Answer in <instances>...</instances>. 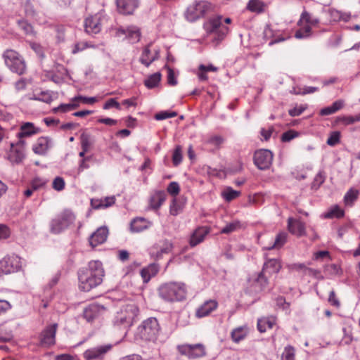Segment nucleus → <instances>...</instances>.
I'll use <instances>...</instances> for the list:
<instances>
[{"mask_svg":"<svg viewBox=\"0 0 360 360\" xmlns=\"http://www.w3.org/2000/svg\"><path fill=\"white\" fill-rule=\"evenodd\" d=\"M111 349V345H103L86 350L84 357L86 360H94L102 357Z\"/></svg>","mask_w":360,"mask_h":360,"instance_id":"nucleus-19","label":"nucleus"},{"mask_svg":"<svg viewBox=\"0 0 360 360\" xmlns=\"http://www.w3.org/2000/svg\"><path fill=\"white\" fill-rule=\"evenodd\" d=\"M51 139L49 137H39L33 146V151L38 155H44L50 147Z\"/></svg>","mask_w":360,"mask_h":360,"instance_id":"nucleus-26","label":"nucleus"},{"mask_svg":"<svg viewBox=\"0 0 360 360\" xmlns=\"http://www.w3.org/2000/svg\"><path fill=\"white\" fill-rule=\"evenodd\" d=\"M319 22L320 20L318 18L314 17L311 13L304 10L303 12L301 13L297 24L300 26H302L303 24H305V25H309V27L311 28V27L317 26L319 24Z\"/></svg>","mask_w":360,"mask_h":360,"instance_id":"nucleus-30","label":"nucleus"},{"mask_svg":"<svg viewBox=\"0 0 360 360\" xmlns=\"http://www.w3.org/2000/svg\"><path fill=\"white\" fill-rule=\"evenodd\" d=\"M82 148L84 150H89L93 143L91 136L89 134L83 132L80 136Z\"/></svg>","mask_w":360,"mask_h":360,"instance_id":"nucleus-43","label":"nucleus"},{"mask_svg":"<svg viewBox=\"0 0 360 360\" xmlns=\"http://www.w3.org/2000/svg\"><path fill=\"white\" fill-rule=\"evenodd\" d=\"M39 131V129L35 127L33 123L25 122L20 126V132L18 133V137L20 140H22V138L30 136Z\"/></svg>","mask_w":360,"mask_h":360,"instance_id":"nucleus-27","label":"nucleus"},{"mask_svg":"<svg viewBox=\"0 0 360 360\" xmlns=\"http://www.w3.org/2000/svg\"><path fill=\"white\" fill-rule=\"evenodd\" d=\"M240 194V191H237L231 188V187L226 188L222 192V196L226 201H231L232 200L238 197Z\"/></svg>","mask_w":360,"mask_h":360,"instance_id":"nucleus-44","label":"nucleus"},{"mask_svg":"<svg viewBox=\"0 0 360 360\" xmlns=\"http://www.w3.org/2000/svg\"><path fill=\"white\" fill-rule=\"evenodd\" d=\"M240 227V223L239 221H234L226 224L221 230V233L229 234L231 233Z\"/></svg>","mask_w":360,"mask_h":360,"instance_id":"nucleus-45","label":"nucleus"},{"mask_svg":"<svg viewBox=\"0 0 360 360\" xmlns=\"http://www.w3.org/2000/svg\"><path fill=\"white\" fill-rule=\"evenodd\" d=\"M281 360H295V348L290 345L285 347Z\"/></svg>","mask_w":360,"mask_h":360,"instance_id":"nucleus-46","label":"nucleus"},{"mask_svg":"<svg viewBox=\"0 0 360 360\" xmlns=\"http://www.w3.org/2000/svg\"><path fill=\"white\" fill-rule=\"evenodd\" d=\"M281 269V264L277 259H268L264 262L262 271L263 274H267L269 276L273 274H277Z\"/></svg>","mask_w":360,"mask_h":360,"instance_id":"nucleus-25","label":"nucleus"},{"mask_svg":"<svg viewBox=\"0 0 360 360\" xmlns=\"http://www.w3.org/2000/svg\"><path fill=\"white\" fill-rule=\"evenodd\" d=\"M10 236V229L6 225L0 224V240L7 239Z\"/></svg>","mask_w":360,"mask_h":360,"instance_id":"nucleus-56","label":"nucleus"},{"mask_svg":"<svg viewBox=\"0 0 360 360\" xmlns=\"http://www.w3.org/2000/svg\"><path fill=\"white\" fill-rule=\"evenodd\" d=\"M287 240V233L284 232L279 233L273 243L272 245L266 248L267 250H272L274 248H281L283 246V245L286 243Z\"/></svg>","mask_w":360,"mask_h":360,"instance_id":"nucleus-38","label":"nucleus"},{"mask_svg":"<svg viewBox=\"0 0 360 360\" xmlns=\"http://www.w3.org/2000/svg\"><path fill=\"white\" fill-rule=\"evenodd\" d=\"M65 187V181L63 178L61 177H56L54 179L53 181V188L58 191H60L64 189Z\"/></svg>","mask_w":360,"mask_h":360,"instance_id":"nucleus-57","label":"nucleus"},{"mask_svg":"<svg viewBox=\"0 0 360 360\" xmlns=\"http://www.w3.org/2000/svg\"><path fill=\"white\" fill-rule=\"evenodd\" d=\"M30 47L37 54V56L40 58L44 57V53L43 51L42 46L37 43L35 42H30Z\"/></svg>","mask_w":360,"mask_h":360,"instance_id":"nucleus-59","label":"nucleus"},{"mask_svg":"<svg viewBox=\"0 0 360 360\" xmlns=\"http://www.w3.org/2000/svg\"><path fill=\"white\" fill-rule=\"evenodd\" d=\"M75 221L74 213L70 210H65L50 221V232L53 234L60 233L72 225Z\"/></svg>","mask_w":360,"mask_h":360,"instance_id":"nucleus-6","label":"nucleus"},{"mask_svg":"<svg viewBox=\"0 0 360 360\" xmlns=\"http://www.w3.org/2000/svg\"><path fill=\"white\" fill-rule=\"evenodd\" d=\"M172 248L173 244L169 240L165 239L155 244L150 249V255L156 259H159L163 254L170 252Z\"/></svg>","mask_w":360,"mask_h":360,"instance_id":"nucleus-14","label":"nucleus"},{"mask_svg":"<svg viewBox=\"0 0 360 360\" xmlns=\"http://www.w3.org/2000/svg\"><path fill=\"white\" fill-rule=\"evenodd\" d=\"M74 101H82L84 103L86 104H94L97 101V98L96 97H86L82 96H78L73 98Z\"/></svg>","mask_w":360,"mask_h":360,"instance_id":"nucleus-55","label":"nucleus"},{"mask_svg":"<svg viewBox=\"0 0 360 360\" xmlns=\"http://www.w3.org/2000/svg\"><path fill=\"white\" fill-rule=\"evenodd\" d=\"M115 202V198L114 196L105 197L104 198L101 199L97 198L91 200V205L95 210L109 207L114 205Z\"/></svg>","mask_w":360,"mask_h":360,"instance_id":"nucleus-28","label":"nucleus"},{"mask_svg":"<svg viewBox=\"0 0 360 360\" xmlns=\"http://www.w3.org/2000/svg\"><path fill=\"white\" fill-rule=\"evenodd\" d=\"M181 354L187 356L190 359H197L205 355V347L201 343L185 344L178 347Z\"/></svg>","mask_w":360,"mask_h":360,"instance_id":"nucleus-10","label":"nucleus"},{"mask_svg":"<svg viewBox=\"0 0 360 360\" xmlns=\"http://www.w3.org/2000/svg\"><path fill=\"white\" fill-rule=\"evenodd\" d=\"M264 3L261 0H250L248 4V8L255 13H261L264 11Z\"/></svg>","mask_w":360,"mask_h":360,"instance_id":"nucleus-40","label":"nucleus"},{"mask_svg":"<svg viewBox=\"0 0 360 360\" xmlns=\"http://www.w3.org/2000/svg\"><path fill=\"white\" fill-rule=\"evenodd\" d=\"M325 12L328 15L330 22L340 21V11L335 8H329Z\"/></svg>","mask_w":360,"mask_h":360,"instance_id":"nucleus-47","label":"nucleus"},{"mask_svg":"<svg viewBox=\"0 0 360 360\" xmlns=\"http://www.w3.org/2000/svg\"><path fill=\"white\" fill-rule=\"evenodd\" d=\"M111 108H115L117 110H120V104L116 101L115 98H110L103 105L104 110H108Z\"/></svg>","mask_w":360,"mask_h":360,"instance_id":"nucleus-58","label":"nucleus"},{"mask_svg":"<svg viewBox=\"0 0 360 360\" xmlns=\"http://www.w3.org/2000/svg\"><path fill=\"white\" fill-rule=\"evenodd\" d=\"M90 47H94V46L87 41L78 42L75 45V46L72 49V53L75 54L79 51H82L85 50L86 49L90 48Z\"/></svg>","mask_w":360,"mask_h":360,"instance_id":"nucleus-49","label":"nucleus"},{"mask_svg":"<svg viewBox=\"0 0 360 360\" xmlns=\"http://www.w3.org/2000/svg\"><path fill=\"white\" fill-rule=\"evenodd\" d=\"M276 324V317H264L258 319L257 328L260 333H264L267 329H271Z\"/></svg>","mask_w":360,"mask_h":360,"instance_id":"nucleus-32","label":"nucleus"},{"mask_svg":"<svg viewBox=\"0 0 360 360\" xmlns=\"http://www.w3.org/2000/svg\"><path fill=\"white\" fill-rule=\"evenodd\" d=\"M328 302L331 305H333L337 308L340 307V302L338 298L337 297L334 290H331L330 292L329 297H328Z\"/></svg>","mask_w":360,"mask_h":360,"instance_id":"nucleus-61","label":"nucleus"},{"mask_svg":"<svg viewBox=\"0 0 360 360\" xmlns=\"http://www.w3.org/2000/svg\"><path fill=\"white\" fill-rule=\"evenodd\" d=\"M160 327L157 319L150 317L137 328V335L145 341H155L160 334Z\"/></svg>","mask_w":360,"mask_h":360,"instance_id":"nucleus-5","label":"nucleus"},{"mask_svg":"<svg viewBox=\"0 0 360 360\" xmlns=\"http://www.w3.org/2000/svg\"><path fill=\"white\" fill-rule=\"evenodd\" d=\"M108 230L105 226L98 228L89 238V243L92 247H96L103 243L108 237Z\"/></svg>","mask_w":360,"mask_h":360,"instance_id":"nucleus-20","label":"nucleus"},{"mask_svg":"<svg viewBox=\"0 0 360 360\" xmlns=\"http://www.w3.org/2000/svg\"><path fill=\"white\" fill-rule=\"evenodd\" d=\"M266 275L268 274H263V271H262L257 279V283L260 284L262 288H264L268 284V278Z\"/></svg>","mask_w":360,"mask_h":360,"instance_id":"nucleus-63","label":"nucleus"},{"mask_svg":"<svg viewBox=\"0 0 360 360\" xmlns=\"http://www.w3.org/2000/svg\"><path fill=\"white\" fill-rule=\"evenodd\" d=\"M57 324L54 323L47 326L41 333L40 337L41 344L49 347L55 344Z\"/></svg>","mask_w":360,"mask_h":360,"instance_id":"nucleus-16","label":"nucleus"},{"mask_svg":"<svg viewBox=\"0 0 360 360\" xmlns=\"http://www.w3.org/2000/svg\"><path fill=\"white\" fill-rule=\"evenodd\" d=\"M150 46V44H148L143 49L139 59L140 62L146 67H149V65L159 57V51H155L154 53H152Z\"/></svg>","mask_w":360,"mask_h":360,"instance_id":"nucleus-23","label":"nucleus"},{"mask_svg":"<svg viewBox=\"0 0 360 360\" xmlns=\"http://www.w3.org/2000/svg\"><path fill=\"white\" fill-rule=\"evenodd\" d=\"M167 192L173 196H176L180 191V187L177 182L172 181L167 186Z\"/></svg>","mask_w":360,"mask_h":360,"instance_id":"nucleus-52","label":"nucleus"},{"mask_svg":"<svg viewBox=\"0 0 360 360\" xmlns=\"http://www.w3.org/2000/svg\"><path fill=\"white\" fill-rule=\"evenodd\" d=\"M340 133L338 131H333L330 134V136L327 140V144L330 146H334L340 142Z\"/></svg>","mask_w":360,"mask_h":360,"instance_id":"nucleus-48","label":"nucleus"},{"mask_svg":"<svg viewBox=\"0 0 360 360\" xmlns=\"http://www.w3.org/2000/svg\"><path fill=\"white\" fill-rule=\"evenodd\" d=\"M116 35L117 37L124 35L125 37L132 44L138 42L141 38L140 31L136 27H129L127 28L120 27L117 29Z\"/></svg>","mask_w":360,"mask_h":360,"instance_id":"nucleus-15","label":"nucleus"},{"mask_svg":"<svg viewBox=\"0 0 360 360\" xmlns=\"http://www.w3.org/2000/svg\"><path fill=\"white\" fill-rule=\"evenodd\" d=\"M139 314V308L135 304L123 306L112 319L113 326L118 330H127L134 323Z\"/></svg>","mask_w":360,"mask_h":360,"instance_id":"nucleus-2","label":"nucleus"},{"mask_svg":"<svg viewBox=\"0 0 360 360\" xmlns=\"http://www.w3.org/2000/svg\"><path fill=\"white\" fill-rule=\"evenodd\" d=\"M25 141L19 140L16 143H11V148L8 153L7 158L12 164H20L25 158Z\"/></svg>","mask_w":360,"mask_h":360,"instance_id":"nucleus-12","label":"nucleus"},{"mask_svg":"<svg viewBox=\"0 0 360 360\" xmlns=\"http://www.w3.org/2000/svg\"><path fill=\"white\" fill-rule=\"evenodd\" d=\"M218 306L217 301L210 300L205 302L196 311V316L202 318L209 315L212 311L215 310Z\"/></svg>","mask_w":360,"mask_h":360,"instance_id":"nucleus-24","label":"nucleus"},{"mask_svg":"<svg viewBox=\"0 0 360 360\" xmlns=\"http://www.w3.org/2000/svg\"><path fill=\"white\" fill-rule=\"evenodd\" d=\"M298 136V133L294 130H288L284 132L281 136L283 142H288Z\"/></svg>","mask_w":360,"mask_h":360,"instance_id":"nucleus-53","label":"nucleus"},{"mask_svg":"<svg viewBox=\"0 0 360 360\" xmlns=\"http://www.w3.org/2000/svg\"><path fill=\"white\" fill-rule=\"evenodd\" d=\"M77 274L79 288L89 292L101 284L105 271L101 262L91 261L86 267L80 269Z\"/></svg>","mask_w":360,"mask_h":360,"instance_id":"nucleus-1","label":"nucleus"},{"mask_svg":"<svg viewBox=\"0 0 360 360\" xmlns=\"http://www.w3.org/2000/svg\"><path fill=\"white\" fill-rule=\"evenodd\" d=\"M289 231L297 236H304L306 233L305 224L300 219L289 218L288 220Z\"/></svg>","mask_w":360,"mask_h":360,"instance_id":"nucleus-21","label":"nucleus"},{"mask_svg":"<svg viewBox=\"0 0 360 360\" xmlns=\"http://www.w3.org/2000/svg\"><path fill=\"white\" fill-rule=\"evenodd\" d=\"M182 160V154H181V148L178 146L176 147L173 155H172V161L173 164L175 166H177Z\"/></svg>","mask_w":360,"mask_h":360,"instance_id":"nucleus-51","label":"nucleus"},{"mask_svg":"<svg viewBox=\"0 0 360 360\" xmlns=\"http://www.w3.org/2000/svg\"><path fill=\"white\" fill-rule=\"evenodd\" d=\"M247 334L248 330L246 327H238L233 330L231 338L233 342H239L246 337Z\"/></svg>","mask_w":360,"mask_h":360,"instance_id":"nucleus-37","label":"nucleus"},{"mask_svg":"<svg viewBox=\"0 0 360 360\" xmlns=\"http://www.w3.org/2000/svg\"><path fill=\"white\" fill-rule=\"evenodd\" d=\"M210 8L211 4L207 1H200L195 2L187 8L185 17L190 22L195 21L204 16Z\"/></svg>","mask_w":360,"mask_h":360,"instance_id":"nucleus-8","label":"nucleus"},{"mask_svg":"<svg viewBox=\"0 0 360 360\" xmlns=\"http://www.w3.org/2000/svg\"><path fill=\"white\" fill-rule=\"evenodd\" d=\"M84 29L89 34H98L101 30V17L95 14L87 17L84 20Z\"/></svg>","mask_w":360,"mask_h":360,"instance_id":"nucleus-13","label":"nucleus"},{"mask_svg":"<svg viewBox=\"0 0 360 360\" xmlns=\"http://www.w3.org/2000/svg\"><path fill=\"white\" fill-rule=\"evenodd\" d=\"M183 204L176 198H173L169 207L170 214L173 216H176L183 211Z\"/></svg>","mask_w":360,"mask_h":360,"instance_id":"nucleus-39","label":"nucleus"},{"mask_svg":"<svg viewBox=\"0 0 360 360\" xmlns=\"http://www.w3.org/2000/svg\"><path fill=\"white\" fill-rule=\"evenodd\" d=\"M161 80V74L160 72H155L150 75L144 81V84L148 89H153L156 87Z\"/></svg>","mask_w":360,"mask_h":360,"instance_id":"nucleus-36","label":"nucleus"},{"mask_svg":"<svg viewBox=\"0 0 360 360\" xmlns=\"http://www.w3.org/2000/svg\"><path fill=\"white\" fill-rule=\"evenodd\" d=\"M231 22L230 18H223L222 16L218 15L211 18L205 24V28L209 33L215 34L214 40L221 41L224 39L229 32V28L226 24H229Z\"/></svg>","mask_w":360,"mask_h":360,"instance_id":"nucleus-4","label":"nucleus"},{"mask_svg":"<svg viewBox=\"0 0 360 360\" xmlns=\"http://www.w3.org/2000/svg\"><path fill=\"white\" fill-rule=\"evenodd\" d=\"M324 180L325 179L322 173L319 172L314 179V181L312 183V187L319 188L324 182Z\"/></svg>","mask_w":360,"mask_h":360,"instance_id":"nucleus-64","label":"nucleus"},{"mask_svg":"<svg viewBox=\"0 0 360 360\" xmlns=\"http://www.w3.org/2000/svg\"><path fill=\"white\" fill-rule=\"evenodd\" d=\"M18 25L24 31L27 35L34 34L32 26L26 21H19Z\"/></svg>","mask_w":360,"mask_h":360,"instance_id":"nucleus-54","label":"nucleus"},{"mask_svg":"<svg viewBox=\"0 0 360 360\" xmlns=\"http://www.w3.org/2000/svg\"><path fill=\"white\" fill-rule=\"evenodd\" d=\"M34 99L46 103H50L53 100L52 93L49 91H41L39 94H35Z\"/></svg>","mask_w":360,"mask_h":360,"instance_id":"nucleus-42","label":"nucleus"},{"mask_svg":"<svg viewBox=\"0 0 360 360\" xmlns=\"http://www.w3.org/2000/svg\"><path fill=\"white\" fill-rule=\"evenodd\" d=\"M344 106V101L342 100H338L335 101L330 106L322 108L319 114L322 116L332 115L337 111L342 109Z\"/></svg>","mask_w":360,"mask_h":360,"instance_id":"nucleus-34","label":"nucleus"},{"mask_svg":"<svg viewBox=\"0 0 360 360\" xmlns=\"http://www.w3.org/2000/svg\"><path fill=\"white\" fill-rule=\"evenodd\" d=\"M160 297L167 302H179L186 299L187 288L181 282H168L158 288Z\"/></svg>","mask_w":360,"mask_h":360,"instance_id":"nucleus-3","label":"nucleus"},{"mask_svg":"<svg viewBox=\"0 0 360 360\" xmlns=\"http://www.w3.org/2000/svg\"><path fill=\"white\" fill-rule=\"evenodd\" d=\"M359 195V191L354 188H349L345 193L343 201L347 207H352L357 200Z\"/></svg>","mask_w":360,"mask_h":360,"instance_id":"nucleus-33","label":"nucleus"},{"mask_svg":"<svg viewBox=\"0 0 360 360\" xmlns=\"http://www.w3.org/2000/svg\"><path fill=\"white\" fill-rule=\"evenodd\" d=\"M151 224L152 223L145 218L137 217L134 219L130 224L131 231L133 232H141L148 229Z\"/></svg>","mask_w":360,"mask_h":360,"instance_id":"nucleus-29","label":"nucleus"},{"mask_svg":"<svg viewBox=\"0 0 360 360\" xmlns=\"http://www.w3.org/2000/svg\"><path fill=\"white\" fill-rule=\"evenodd\" d=\"M168 72H167V82L169 85L175 86L177 84V80L175 77L174 72V70L168 68Z\"/></svg>","mask_w":360,"mask_h":360,"instance_id":"nucleus-62","label":"nucleus"},{"mask_svg":"<svg viewBox=\"0 0 360 360\" xmlns=\"http://www.w3.org/2000/svg\"><path fill=\"white\" fill-rule=\"evenodd\" d=\"M287 266L290 271H302L307 269V266L303 263L291 264H288Z\"/></svg>","mask_w":360,"mask_h":360,"instance_id":"nucleus-60","label":"nucleus"},{"mask_svg":"<svg viewBox=\"0 0 360 360\" xmlns=\"http://www.w3.org/2000/svg\"><path fill=\"white\" fill-rule=\"evenodd\" d=\"M210 233V228L200 226L195 230L191 236L189 243L191 247H195L202 242L205 236Z\"/></svg>","mask_w":360,"mask_h":360,"instance_id":"nucleus-22","label":"nucleus"},{"mask_svg":"<svg viewBox=\"0 0 360 360\" xmlns=\"http://www.w3.org/2000/svg\"><path fill=\"white\" fill-rule=\"evenodd\" d=\"M345 212L338 205H334L328 212L323 214L325 219L341 218L344 216Z\"/></svg>","mask_w":360,"mask_h":360,"instance_id":"nucleus-35","label":"nucleus"},{"mask_svg":"<svg viewBox=\"0 0 360 360\" xmlns=\"http://www.w3.org/2000/svg\"><path fill=\"white\" fill-rule=\"evenodd\" d=\"M176 115L177 113L176 112L161 111L155 114V118L157 120H163L167 118L174 117Z\"/></svg>","mask_w":360,"mask_h":360,"instance_id":"nucleus-50","label":"nucleus"},{"mask_svg":"<svg viewBox=\"0 0 360 360\" xmlns=\"http://www.w3.org/2000/svg\"><path fill=\"white\" fill-rule=\"evenodd\" d=\"M21 268V259L15 255H7L0 260V276L19 271Z\"/></svg>","mask_w":360,"mask_h":360,"instance_id":"nucleus-9","label":"nucleus"},{"mask_svg":"<svg viewBox=\"0 0 360 360\" xmlns=\"http://www.w3.org/2000/svg\"><path fill=\"white\" fill-rule=\"evenodd\" d=\"M105 310V309L103 305L93 303L84 309V317L87 321L90 322L102 314Z\"/></svg>","mask_w":360,"mask_h":360,"instance_id":"nucleus-18","label":"nucleus"},{"mask_svg":"<svg viewBox=\"0 0 360 360\" xmlns=\"http://www.w3.org/2000/svg\"><path fill=\"white\" fill-rule=\"evenodd\" d=\"M117 8L120 13L124 15H131L138 8L139 0H117Z\"/></svg>","mask_w":360,"mask_h":360,"instance_id":"nucleus-17","label":"nucleus"},{"mask_svg":"<svg viewBox=\"0 0 360 360\" xmlns=\"http://www.w3.org/2000/svg\"><path fill=\"white\" fill-rule=\"evenodd\" d=\"M273 154L269 150L261 149L257 150L254 155V163L259 169H269L271 165Z\"/></svg>","mask_w":360,"mask_h":360,"instance_id":"nucleus-11","label":"nucleus"},{"mask_svg":"<svg viewBox=\"0 0 360 360\" xmlns=\"http://www.w3.org/2000/svg\"><path fill=\"white\" fill-rule=\"evenodd\" d=\"M312 34L309 25H304L295 32V37L297 39H304L309 37Z\"/></svg>","mask_w":360,"mask_h":360,"instance_id":"nucleus-41","label":"nucleus"},{"mask_svg":"<svg viewBox=\"0 0 360 360\" xmlns=\"http://www.w3.org/2000/svg\"><path fill=\"white\" fill-rule=\"evenodd\" d=\"M166 200V193L163 191L155 192L150 198V206L153 210H158Z\"/></svg>","mask_w":360,"mask_h":360,"instance_id":"nucleus-31","label":"nucleus"},{"mask_svg":"<svg viewBox=\"0 0 360 360\" xmlns=\"http://www.w3.org/2000/svg\"><path fill=\"white\" fill-rule=\"evenodd\" d=\"M6 65L13 72L20 75L24 74L26 69L23 58L14 50H6L4 54Z\"/></svg>","mask_w":360,"mask_h":360,"instance_id":"nucleus-7","label":"nucleus"}]
</instances>
